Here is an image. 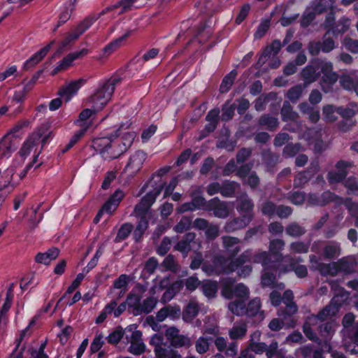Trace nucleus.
Returning a JSON list of instances; mask_svg holds the SVG:
<instances>
[{"mask_svg": "<svg viewBox=\"0 0 358 358\" xmlns=\"http://www.w3.org/2000/svg\"><path fill=\"white\" fill-rule=\"evenodd\" d=\"M16 172V166L15 165H11L7 169L2 171L0 169V193L3 190L10 189L8 194H10L15 185L13 182V178L14 174Z\"/></svg>", "mask_w": 358, "mask_h": 358, "instance_id": "obj_13", "label": "nucleus"}, {"mask_svg": "<svg viewBox=\"0 0 358 358\" xmlns=\"http://www.w3.org/2000/svg\"><path fill=\"white\" fill-rule=\"evenodd\" d=\"M110 8H106L103 10L101 13L98 14V15H91L85 17L82 22H80L78 26L75 28L76 31L82 35L86 30H87L94 22L101 15H104L106 13L108 12L110 10Z\"/></svg>", "mask_w": 358, "mask_h": 358, "instance_id": "obj_35", "label": "nucleus"}, {"mask_svg": "<svg viewBox=\"0 0 358 358\" xmlns=\"http://www.w3.org/2000/svg\"><path fill=\"white\" fill-rule=\"evenodd\" d=\"M85 83L86 80L83 78H80L78 80L71 81L65 86L62 87L59 90L58 94L61 98L64 99L66 102H68Z\"/></svg>", "mask_w": 358, "mask_h": 358, "instance_id": "obj_15", "label": "nucleus"}, {"mask_svg": "<svg viewBox=\"0 0 358 358\" xmlns=\"http://www.w3.org/2000/svg\"><path fill=\"white\" fill-rule=\"evenodd\" d=\"M117 300H112L108 304H107L103 310L101 312L99 315L96 319V324H101L104 322L108 315L112 314L113 309L117 306Z\"/></svg>", "mask_w": 358, "mask_h": 358, "instance_id": "obj_60", "label": "nucleus"}, {"mask_svg": "<svg viewBox=\"0 0 358 358\" xmlns=\"http://www.w3.org/2000/svg\"><path fill=\"white\" fill-rule=\"evenodd\" d=\"M341 304L342 302L340 300L339 296H334L331 300L330 303L322 309L317 315H312L310 317V322H316L317 323L318 321L324 322L333 320L332 317L339 311Z\"/></svg>", "mask_w": 358, "mask_h": 358, "instance_id": "obj_6", "label": "nucleus"}, {"mask_svg": "<svg viewBox=\"0 0 358 358\" xmlns=\"http://www.w3.org/2000/svg\"><path fill=\"white\" fill-rule=\"evenodd\" d=\"M148 227V221L145 216L140 217V220L134 229L133 236L136 241H140Z\"/></svg>", "mask_w": 358, "mask_h": 358, "instance_id": "obj_49", "label": "nucleus"}, {"mask_svg": "<svg viewBox=\"0 0 358 358\" xmlns=\"http://www.w3.org/2000/svg\"><path fill=\"white\" fill-rule=\"evenodd\" d=\"M213 263L217 268V272L220 274H229L235 271L232 258L223 255H216L213 257Z\"/></svg>", "mask_w": 358, "mask_h": 358, "instance_id": "obj_14", "label": "nucleus"}, {"mask_svg": "<svg viewBox=\"0 0 358 358\" xmlns=\"http://www.w3.org/2000/svg\"><path fill=\"white\" fill-rule=\"evenodd\" d=\"M133 229V225L130 223H125L119 229L117 236L115 238V242L120 243L125 240L131 234Z\"/></svg>", "mask_w": 358, "mask_h": 358, "instance_id": "obj_64", "label": "nucleus"}, {"mask_svg": "<svg viewBox=\"0 0 358 358\" xmlns=\"http://www.w3.org/2000/svg\"><path fill=\"white\" fill-rule=\"evenodd\" d=\"M207 211H213L215 217L225 219L229 215V209L227 202L221 201L218 197H215L208 201Z\"/></svg>", "mask_w": 358, "mask_h": 358, "instance_id": "obj_11", "label": "nucleus"}, {"mask_svg": "<svg viewBox=\"0 0 358 358\" xmlns=\"http://www.w3.org/2000/svg\"><path fill=\"white\" fill-rule=\"evenodd\" d=\"M260 299L256 297L248 303L245 315L248 317H257L258 320H262L264 318V311L260 310Z\"/></svg>", "mask_w": 358, "mask_h": 358, "instance_id": "obj_30", "label": "nucleus"}, {"mask_svg": "<svg viewBox=\"0 0 358 358\" xmlns=\"http://www.w3.org/2000/svg\"><path fill=\"white\" fill-rule=\"evenodd\" d=\"M317 270H318V271L322 275H330L334 276L337 275V270L336 268L335 262L330 264L319 263L317 266Z\"/></svg>", "mask_w": 358, "mask_h": 358, "instance_id": "obj_59", "label": "nucleus"}, {"mask_svg": "<svg viewBox=\"0 0 358 358\" xmlns=\"http://www.w3.org/2000/svg\"><path fill=\"white\" fill-rule=\"evenodd\" d=\"M258 124L269 131H275L278 127L279 122L277 117L271 116L270 114H264L259 117Z\"/></svg>", "mask_w": 358, "mask_h": 358, "instance_id": "obj_39", "label": "nucleus"}, {"mask_svg": "<svg viewBox=\"0 0 358 358\" xmlns=\"http://www.w3.org/2000/svg\"><path fill=\"white\" fill-rule=\"evenodd\" d=\"M124 196V194L122 190H116L103 204L102 208L98 212L94 222L97 223L103 213L111 215L116 210Z\"/></svg>", "mask_w": 358, "mask_h": 358, "instance_id": "obj_9", "label": "nucleus"}, {"mask_svg": "<svg viewBox=\"0 0 358 358\" xmlns=\"http://www.w3.org/2000/svg\"><path fill=\"white\" fill-rule=\"evenodd\" d=\"M337 171H331L328 173L327 179L331 184L342 181L347 176L346 168L352 166V164L345 161H339L336 164Z\"/></svg>", "mask_w": 358, "mask_h": 358, "instance_id": "obj_18", "label": "nucleus"}, {"mask_svg": "<svg viewBox=\"0 0 358 358\" xmlns=\"http://www.w3.org/2000/svg\"><path fill=\"white\" fill-rule=\"evenodd\" d=\"M42 138V134L40 131L33 133L29 138L23 143L22 147L19 151V155L22 158V163L27 156L30 153L31 148L35 146Z\"/></svg>", "mask_w": 358, "mask_h": 358, "instance_id": "obj_22", "label": "nucleus"}, {"mask_svg": "<svg viewBox=\"0 0 358 358\" xmlns=\"http://www.w3.org/2000/svg\"><path fill=\"white\" fill-rule=\"evenodd\" d=\"M196 234L194 232L185 234L183 238L179 241L174 246V250L182 253L183 257H186L192 250L191 243L194 242Z\"/></svg>", "mask_w": 358, "mask_h": 358, "instance_id": "obj_20", "label": "nucleus"}, {"mask_svg": "<svg viewBox=\"0 0 358 358\" xmlns=\"http://www.w3.org/2000/svg\"><path fill=\"white\" fill-rule=\"evenodd\" d=\"M339 83L343 89L354 91L358 95V78L355 73L342 75Z\"/></svg>", "mask_w": 358, "mask_h": 358, "instance_id": "obj_24", "label": "nucleus"}, {"mask_svg": "<svg viewBox=\"0 0 358 358\" xmlns=\"http://www.w3.org/2000/svg\"><path fill=\"white\" fill-rule=\"evenodd\" d=\"M163 186H159L154 189L152 191L147 193L141 200V201L135 206L134 212L136 216H145L146 213L150 208L151 206L155 203L157 197L160 194Z\"/></svg>", "mask_w": 358, "mask_h": 358, "instance_id": "obj_7", "label": "nucleus"}, {"mask_svg": "<svg viewBox=\"0 0 358 358\" xmlns=\"http://www.w3.org/2000/svg\"><path fill=\"white\" fill-rule=\"evenodd\" d=\"M55 41H52L44 48H41L39 51L36 52L29 59L27 60L24 64V69L28 70L30 68L37 64L42 59L47 55L51 46L55 44Z\"/></svg>", "mask_w": 358, "mask_h": 358, "instance_id": "obj_28", "label": "nucleus"}, {"mask_svg": "<svg viewBox=\"0 0 358 358\" xmlns=\"http://www.w3.org/2000/svg\"><path fill=\"white\" fill-rule=\"evenodd\" d=\"M282 120L283 122L295 121L299 119V114L293 110L290 103L285 101L280 110Z\"/></svg>", "mask_w": 358, "mask_h": 358, "instance_id": "obj_40", "label": "nucleus"}, {"mask_svg": "<svg viewBox=\"0 0 358 358\" xmlns=\"http://www.w3.org/2000/svg\"><path fill=\"white\" fill-rule=\"evenodd\" d=\"M134 31L135 29H128L122 36L117 38L107 45L103 49L105 52L111 53L117 49L122 45L123 42L125 41Z\"/></svg>", "mask_w": 358, "mask_h": 358, "instance_id": "obj_43", "label": "nucleus"}, {"mask_svg": "<svg viewBox=\"0 0 358 358\" xmlns=\"http://www.w3.org/2000/svg\"><path fill=\"white\" fill-rule=\"evenodd\" d=\"M336 112L344 119H352V117L358 112L356 104H350L348 107H338Z\"/></svg>", "mask_w": 358, "mask_h": 358, "instance_id": "obj_61", "label": "nucleus"}, {"mask_svg": "<svg viewBox=\"0 0 358 358\" xmlns=\"http://www.w3.org/2000/svg\"><path fill=\"white\" fill-rule=\"evenodd\" d=\"M286 234L293 238H299L306 233L305 227L296 222L289 223L285 228Z\"/></svg>", "mask_w": 358, "mask_h": 358, "instance_id": "obj_46", "label": "nucleus"}, {"mask_svg": "<svg viewBox=\"0 0 358 358\" xmlns=\"http://www.w3.org/2000/svg\"><path fill=\"white\" fill-rule=\"evenodd\" d=\"M252 263L261 264L264 268H268L271 263V254L269 252L263 250L252 252Z\"/></svg>", "mask_w": 358, "mask_h": 358, "instance_id": "obj_45", "label": "nucleus"}, {"mask_svg": "<svg viewBox=\"0 0 358 358\" xmlns=\"http://www.w3.org/2000/svg\"><path fill=\"white\" fill-rule=\"evenodd\" d=\"M237 74L238 73L236 70H232L227 76H224L220 88V90L222 93H226L230 90L235 78L237 76Z\"/></svg>", "mask_w": 358, "mask_h": 358, "instance_id": "obj_52", "label": "nucleus"}, {"mask_svg": "<svg viewBox=\"0 0 358 358\" xmlns=\"http://www.w3.org/2000/svg\"><path fill=\"white\" fill-rule=\"evenodd\" d=\"M337 273L343 272L345 273H351L355 271L357 262L353 257H343L335 262Z\"/></svg>", "mask_w": 358, "mask_h": 358, "instance_id": "obj_25", "label": "nucleus"}, {"mask_svg": "<svg viewBox=\"0 0 358 358\" xmlns=\"http://www.w3.org/2000/svg\"><path fill=\"white\" fill-rule=\"evenodd\" d=\"M305 87L301 85H296L291 87L286 94L287 99L294 103H296L301 96Z\"/></svg>", "mask_w": 358, "mask_h": 358, "instance_id": "obj_56", "label": "nucleus"}, {"mask_svg": "<svg viewBox=\"0 0 358 358\" xmlns=\"http://www.w3.org/2000/svg\"><path fill=\"white\" fill-rule=\"evenodd\" d=\"M156 356L157 358H181L178 351L173 349L171 345H164L162 349L157 350Z\"/></svg>", "mask_w": 358, "mask_h": 358, "instance_id": "obj_54", "label": "nucleus"}, {"mask_svg": "<svg viewBox=\"0 0 358 358\" xmlns=\"http://www.w3.org/2000/svg\"><path fill=\"white\" fill-rule=\"evenodd\" d=\"M317 63L320 68L322 76L320 84L322 90L325 93H328L332 90L333 85L338 79V74L333 71V64L331 62L326 60H317Z\"/></svg>", "mask_w": 358, "mask_h": 358, "instance_id": "obj_3", "label": "nucleus"}, {"mask_svg": "<svg viewBox=\"0 0 358 358\" xmlns=\"http://www.w3.org/2000/svg\"><path fill=\"white\" fill-rule=\"evenodd\" d=\"M220 119V109L219 108H213L208 111V114L206 116V120L208 122V124H206L204 129L207 132L212 133L217 128Z\"/></svg>", "mask_w": 358, "mask_h": 358, "instance_id": "obj_34", "label": "nucleus"}, {"mask_svg": "<svg viewBox=\"0 0 358 358\" xmlns=\"http://www.w3.org/2000/svg\"><path fill=\"white\" fill-rule=\"evenodd\" d=\"M141 296L138 294H136L134 292L131 291L127 297L126 303L127 305L133 308L134 315H136V313L138 310V307L141 304Z\"/></svg>", "mask_w": 358, "mask_h": 358, "instance_id": "obj_58", "label": "nucleus"}, {"mask_svg": "<svg viewBox=\"0 0 358 358\" xmlns=\"http://www.w3.org/2000/svg\"><path fill=\"white\" fill-rule=\"evenodd\" d=\"M336 326L334 320H330L318 325L317 329L321 336L330 338L334 334Z\"/></svg>", "mask_w": 358, "mask_h": 358, "instance_id": "obj_44", "label": "nucleus"}, {"mask_svg": "<svg viewBox=\"0 0 358 358\" xmlns=\"http://www.w3.org/2000/svg\"><path fill=\"white\" fill-rule=\"evenodd\" d=\"M238 188H240V184L238 182L226 180L222 184L221 194L224 197H232Z\"/></svg>", "mask_w": 358, "mask_h": 358, "instance_id": "obj_48", "label": "nucleus"}, {"mask_svg": "<svg viewBox=\"0 0 358 358\" xmlns=\"http://www.w3.org/2000/svg\"><path fill=\"white\" fill-rule=\"evenodd\" d=\"M285 243L283 240L276 238L272 239L269 242L268 252L273 255H276L282 263H283L282 257H284L280 252L284 249Z\"/></svg>", "mask_w": 358, "mask_h": 358, "instance_id": "obj_41", "label": "nucleus"}, {"mask_svg": "<svg viewBox=\"0 0 358 358\" xmlns=\"http://www.w3.org/2000/svg\"><path fill=\"white\" fill-rule=\"evenodd\" d=\"M289 250L295 254H306L309 251L310 243L301 241H294L290 243Z\"/></svg>", "mask_w": 358, "mask_h": 358, "instance_id": "obj_55", "label": "nucleus"}, {"mask_svg": "<svg viewBox=\"0 0 358 358\" xmlns=\"http://www.w3.org/2000/svg\"><path fill=\"white\" fill-rule=\"evenodd\" d=\"M136 133L134 131L126 132L123 136L117 140H120V143L122 146H120L115 152H112V157H118L122 153H124L133 143L134 138H136Z\"/></svg>", "mask_w": 358, "mask_h": 358, "instance_id": "obj_23", "label": "nucleus"}, {"mask_svg": "<svg viewBox=\"0 0 358 358\" xmlns=\"http://www.w3.org/2000/svg\"><path fill=\"white\" fill-rule=\"evenodd\" d=\"M119 77L111 78L106 81L88 99L89 105L95 109H101L110 99L115 86L121 82Z\"/></svg>", "mask_w": 358, "mask_h": 358, "instance_id": "obj_2", "label": "nucleus"}, {"mask_svg": "<svg viewBox=\"0 0 358 358\" xmlns=\"http://www.w3.org/2000/svg\"><path fill=\"white\" fill-rule=\"evenodd\" d=\"M236 210L242 215H251V220L254 218V207L255 204L252 199L247 193H242L236 199Z\"/></svg>", "mask_w": 358, "mask_h": 358, "instance_id": "obj_12", "label": "nucleus"}, {"mask_svg": "<svg viewBox=\"0 0 358 358\" xmlns=\"http://www.w3.org/2000/svg\"><path fill=\"white\" fill-rule=\"evenodd\" d=\"M322 10H319L317 6L314 7L307 8L301 16L300 21L301 27L303 28L308 27L312 22L315 20L316 14L320 13Z\"/></svg>", "mask_w": 358, "mask_h": 358, "instance_id": "obj_37", "label": "nucleus"}, {"mask_svg": "<svg viewBox=\"0 0 358 358\" xmlns=\"http://www.w3.org/2000/svg\"><path fill=\"white\" fill-rule=\"evenodd\" d=\"M281 46L282 44L280 40H274L271 45L265 48L262 55L259 59L258 63L264 64L266 62L267 58L271 55H277L281 49Z\"/></svg>", "mask_w": 358, "mask_h": 358, "instance_id": "obj_31", "label": "nucleus"}, {"mask_svg": "<svg viewBox=\"0 0 358 358\" xmlns=\"http://www.w3.org/2000/svg\"><path fill=\"white\" fill-rule=\"evenodd\" d=\"M125 338L130 343L128 352L134 355H141L145 351V345L142 340V333L138 330H134L131 326L124 330Z\"/></svg>", "mask_w": 358, "mask_h": 358, "instance_id": "obj_5", "label": "nucleus"}, {"mask_svg": "<svg viewBox=\"0 0 358 358\" xmlns=\"http://www.w3.org/2000/svg\"><path fill=\"white\" fill-rule=\"evenodd\" d=\"M114 135L110 136L109 137H101L96 138L92 141V147L95 150L99 152L102 157L106 159V156L108 154L110 146H112L113 144V138Z\"/></svg>", "mask_w": 358, "mask_h": 358, "instance_id": "obj_21", "label": "nucleus"}, {"mask_svg": "<svg viewBox=\"0 0 358 358\" xmlns=\"http://www.w3.org/2000/svg\"><path fill=\"white\" fill-rule=\"evenodd\" d=\"M262 162L268 171H271L278 163L279 155L272 152L270 150H264L262 152Z\"/></svg>", "mask_w": 358, "mask_h": 358, "instance_id": "obj_36", "label": "nucleus"}, {"mask_svg": "<svg viewBox=\"0 0 358 358\" xmlns=\"http://www.w3.org/2000/svg\"><path fill=\"white\" fill-rule=\"evenodd\" d=\"M59 255V250L57 248H52L45 252H39L35 257L37 263L48 265L52 261L56 259Z\"/></svg>", "mask_w": 358, "mask_h": 358, "instance_id": "obj_32", "label": "nucleus"}, {"mask_svg": "<svg viewBox=\"0 0 358 358\" xmlns=\"http://www.w3.org/2000/svg\"><path fill=\"white\" fill-rule=\"evenodd\" d=\"M12 138L9 135H6L0 141V160L9 157L11 153L16 150L17 145Z\"/></svg>", "mask_w": 358, "mask_h": 358, "instance_id": "obj_26", "label": "nucleus"}, {"mask_svg": "<svg viewBox=\"0 0 358 358\" xmlns=\"http://www.w3.org/2000/svg\"><path fill=\"white\" fill-rule=\"evenodd\" d=\"M228 308L232 313L236 315H244L247 311L244 299H236L230 302Z\"/></svg>", "mask_w": 358, "mask_h": 358, "instance_id": "obj_51", "label": "nucleus"}, {"mask_svg": "<svg viewBox=\"0 0 358 358\" xmlns=\"http://www.w3.org/2000/svg\"><path fill=\"white\" fill-rule=\"evenodd\" d=\"M184 283L182 280H176L173 282L164 292L161 302L166 303L171 301L175 296L180 292L183 287Z\"/></svg>", "mask_w": 358, "mask_h": 358, "instance_id": "obj_29", "label": "nucleus"}, {"mask_svg": "<svg viewBox=\"0 0 358 358\" xmlns=\"http://www.w3.org/2000/svg\"><path fill=\"white\" fill-rule=\"evenodd\" d=\"M283 263L280 266L281 272L285 273L294 271L299 278H304L308 275V271L306 266L300 264L303 261L301 257H294L291 255H286L282 257Z\"/></svg>", "mask_w": 358, "mask_h": 358, "instance_id": "obj_4", "label": "nucleus"}, {"mask_svg": "<svg viewBox=\"0 0 358 358\" xmlns=\"http://www.w3.org/2000/svg\"><path fill=\"white\" fill-rule=\"evenodd\" d=\"M222 247L230 258L235 257L241 250L239 245L241 240L234 236H223L222 238Z\"/></svg>", "mask_w": 358, "mask_h": 358, "instance_id": "obj_16", "label": "nucleus"}, {"mask_svg": "<svg viewBox=\"0 0 358 358\" xmlns=\"http://www.w3.org/2000/svg\"><path fill=\"white\" fill-rule=\"evenodd\" d=\"M316 322H310V317H309L306 322L303 325V331L306 336L312 341H317L318 337L314 330L312 329V325H316Z\"/></svg>", "mask_w": 358, "mask_h": 358, "instance_id": "obj_62", "label": "nucleus"}, {"mask_svg": "<svg viewBox=\"0 0 358 358\" xmlns=\"http://www.w3.org/2000/svg\"><path fill=\"white\" fill-rule=\"evenodd\" d=\"M157 303V299L153 296H149L143 300L138 307L137 315H141L143 313H149L155 308Z\"/></svg>", "mask_w": 358, "mask_h": 358, "instance_id": "obj_47", "label": "nucleus"}, {"mask_svg": "<svg viewBox=\"0 0 358 358\" xmlns=\"http://www.w3.org/2000/svg\"><path fill=\"white\" fill-rule=\"evenodd\" d=\"M251 222V215H242L228 220L223 229L227 233L234 232L245 228Z\"/></svg>", "mask_w": 358, "mask_h": 358, "instance_id": "obj_17", "label": "nucleus"}, {"mask_svg": "<svg viewBox=\"0 0 358 358\" xmlns=\"http://www.w3.org/2000/svg\"><path fill=\"white\" fill-rule=\"evenodd\" d=\"M317 60L320 59H313L310 64L304 67L301 71V76L303 81L304 87H307L308 85L315 82L321 75L320 68L317 66Z\"/></svg>", "mask_w": 358, "mask_h": 358, "instance_id": "obj_10", "label": "nucleus"}, {"mask_svg": "<svg viewBox=\"0 0 358 358\" xmlns=\"http://www.w3.org/2000/svg\"><path fill=\"white\" fill-rule=\"evenodd\" d=\"M232 261L235 271H237L239 267L242 266L246 263L252 262V250H245L237 257H233Z\"/></svg>", "mask_w": 358, "mask_h": 358, "instance_id": "obj_42", "label": "nucleus"}, {"mask_svg": "<svg viewBox=\"0 0 358 358\" xmlns=\"http://www.w3.org/2000/svg\"><path fill=\"white\" fill-rule=\"evenodd\" d=\"M341 255V245L336 241H329L323 249V255L326 259H333Z\"/></svg>", "mask_w": 358, "mask_h": 358, "instance_id": "obj_38", "label": "nucleus"}, {"mask_svg": "<svg viewBox=\"0 0 358 358\" xmlns=\"http://www.w3.org/2000/svg\"><path fill=\"white\" fill-rule=\"evenodd\" d=\"M313 176V173L310 171L307 170L298 173L294 180V187H301L307 183L309 180Z\"/></svg>", "mask_w": 358, "mask_h": 358, "instance_id": "obj_57", "label": "nucleus"}, {"mask_svg": "<svg viewBox=\"0 0 358 358\" xmlns=\"http://www.w3.org/2000/svg\"><path fill=\"white\" fill-rule=\"evenodd\" d=\"M247 331V323L241 320L234 324L232 328L229 331V335L231 339H241L245 336Z\"/></svg>", "mask_w": 358, "mask_h": 358, "instance_id": "obj_33", "label": "nucleus"}, {"mask_svg": "<svg viewBox=\"0 0 358 358\" xmlns=\"http://www.w3.org/2000/svg\"><path fill=\"white\" fill-rule=\"evenodd\" d=\"M162 266L164 267L166 270L170 271L174 273L178 272L180 268L175 257L171 254L168 255L164 258L162 263Z\"/></svg>", "mask_w": 358, "mask_h": 358, "instance_id": "obj_53", "label": "nucleus"}, {"mask_svg": "<svg viewBox=\"0 0 358 358\" xmlns=\"http://www.w3.org/2000/svg\"><path fill=\"white\" fill-rule=\"evenodd\" d=\"M200 307L198 303L195 300H190L182 313V320L185 322H192L197 316Z\"/></svg>", "mask_w": 358, "mask_h": 358, "instance_id": "obj_27", "label": "nucleus"}, {"mask_svg": "<svg viewBox=\"0 0 358 358\" xmlns=\"http://www.w3.org/2000/svg\"><path fill=\"white\" fill-rule=\"evenodd\" d=\"M165 336L170 341L171 345L173 348H189L192 345L191 338L183 334H180V330L175 327H169L165 332Z\"/></svg>", "mask_w": 358, "mask_h": 358, "instance_id": "obj_8", "label": "nucleus"}, {"mask_svg": "<svg viewBox=\"0 0 358 358\" xmlns=\"http://www.w3.org/2000/svg\"><path fill=\"white\" fill-rule=\"evenodd\" d=\"M273 344H276V349H278V343L277 341H272L268 346L265 343L257 342L253 343L252 344H248V347L250 348L251 351L254 352L255 354L260 355L264 352H266V355L267 356V352L268 353L271 345Z\"/></svg>", "mask_w": 358, "mask_h": 358, "instance_id": "obj_50", "label": "nucleus"}, {"mask_svg": "<svg viewBox=\"0 0 358 358\" xmlns=\"http://www.w3.org/2000/svg\"><path fill=\"white\" fill-rule=\"evenodd\" d=\"M340 335L345 350L351 355L358 354V321L352 313H346L342 319Z\"/></svg>", "mask_w": 358, "mask_h": 358, "instance_id": "obj_1", "label": "nucleus"}, {"mask_svg": "<svg viewBox=\"0 0 358 358\" xmlns=\"http://www.w3.org/2000/svg\"><path fill=\"white\" fill-rule=\"evenodd\" d=\"M350 27V20L348 18L343 17L332 28V33L335 35L344 34Z\"/></svg>", "mask_w": 358, "mask_h": 358, "instance_id": "obj_63", "label": "nucleus"}, {"mask_svg": "<svg viewBox=\"0 0 358 358\" xmlns=\"http://www.w3.org/2000/svg\"><path fill=\"white\" fill-rule=\"evenodd\" d=\"M145 159L146 154L143 151H136L133 155L130 157L125 169L129 171L131 174L136 173L141 169Z\"/></svg>", "mask_w": 358, "mask_h": 358, "instance_id": "obj_19", "label": "nucleus"}]
</instances>
